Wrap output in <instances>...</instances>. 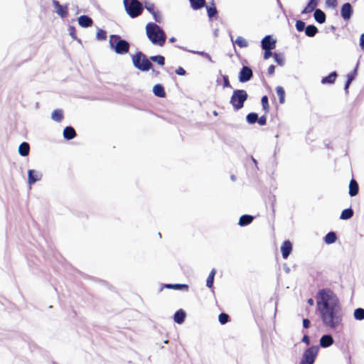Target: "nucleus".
I'll use <instances>...</instances> for the list:
<instances>
[{
  "label": "nucleus",
  "mask_w": 364,
  "mask_h": 364,
  "mask_svg": "<svg viewBox=\"0 0 364 364\" xmlns=\"http://www.w3.org/2000/svg\"><path fill=\"white\" fill-rule=\"evenodd\" d=\"M316 305L323 325L331 329H336L342 325V309L332 290H319L316 296Z\"/></svg>",
  "instance_id": "f257e3e1"
},
{
  "label": "nucleus",
  "mask_w": 364,
  "mask_h": 364,
  "mask_svg": "<svg viewBox=\"0 0 364 364\" xmlns=\"http://www.w3.org/2000/svg\"><path fill=\"white\" fill-rule=\"evenodd\" d=\"M146 35L152 43L162 46L166 41L164 31L156 23H149L146 26Z\"/></svg>",
  "instance_id": "f03ea898"
},
{
  "label": "nucleus",
  "mask_w": 364,
  "mask_h": 364,
  "mask_svg": "<svg viewBox=\"0 0 364 364\" xmlns=\"http://www.w3.org/2000/svg\"><path fill=\"white\" fill-rule=\"evenodd\" d=\"M109 43L110 48L117 54H127L129 50V43L127 41L122 39L118 35H111Z\"/></svg>",
  "instance_id": "7ed1b4c3"
},
{
  "label": "nucleus",
  "mask_w": 364,
  "mask_h": 364,
  "mask_svg": "<svg viewBox=\"0 0 364 364\" xmlns=\"http://www.w3.org/2000/svg\"><path fill=\"white\" fill-rule=\"evenodd\" d=\"M134 66L138 70L145 72L152 68L153 65L147 57L141 51L136 52L132 56Z\"/></svg>",
  "instance_id": "20e7f679"
},
{
  "label": "nucleus",
  "mask_w": 364,
  "mask_h": 364,
  "mask_svg": "<svg viewBox=\"0 0 364 364\" xmlns=\"http://www.w3.org/2000/svg\"><path fill=\"white\" fill-rule=\"evenodd\" d=\"M127 14L132 18L140 16L144 10L143 4L138 0H123Z\"/></svg>",
  "instance_id": "39448f33"
},
{
  "label": "nucleus",
  "mask_w": 364,
  "mask_h": 364,
  "mask_svg": "<svg viewBox=\"0 0 364 364\" xmlns=\"http://www.w3.org/2000/svg\"><path fill=\"white\" fill-rule=\"evenodd\" d=\"M248 95L244 90H235L233 91L230 98V103L232 105L235 110H239L244 106V102L247 100Z\"/></svg>",
  "instance_id": "423d86ee"
},
{
  "label": "nucleus",
  "mask_w": 364,
  "mask_h": 364,
  "mask_svg": "<svg viewBox=\"0 0 364 364\" xmlns=\"http://www.w3.org/2000/svg\"><path fill=\"white\" fill-rule=\"evenodd\" d=\"M318 353V347L312 346L304 353L299 364H314Z\"/></svg>",
  "instance_id": "0eeeda50"
},
{
  "label": "nucleus",
  "mask_w": 364,
  "mask_h": 364,
  "mask_svg": "<svg viewBox=\"0 0 364 364\" xmlns=\"http://www.w3.org/2000/svg\"><path fill=\"white\" fill-rule=\"evenodd\" d=\"M52 4L55 8V12L62 18H65L68 14V7L67 5H61L58 1L53 0Z\"/></svg>",
  "instance_id": "6e6552de"
},
{
  "label": "nucleus",
  "mask_w": 364,
  "mask_h": 364,
  "mask_svg": "<svg viewBox=\"0 0 364 364\" xmlns=\"http://www.w3.org/2000/svg\"><path fill=\"white\" fill-rule=\"evenodd\" d=\"M252 71L250 68L243 66L239 74V80L241 82L249 81L252 77Z\"/></svg>",
  "instance_id": "1a4fd4ad"
},
{
  "label": "nucleus",
  "mask_w": 364,
  "mask_h": 364,
  "mask_svg": "<svg viewBox=\"0 0 364 364\" xmlns=\"http://www.w3.org/2000/svg\"><path fill=\"white\" fill-rule=\"evenodd\" d=\"M262 48L264 50H272L275 48L276 41L274 40L270 36H266L262 40Z\"/></svg>",
  "instance_id": "9d476101"
},
{
  "label": "nucleus",
  "mask_w": 364,
  "mask_h": 364,
  "mask_svg": "<svg viewBox=\"0 0 364 364\" xmlns=\"http://www.w3.org/2000/svg\"><path fill=\"white\" fill-rule=\"evenodd\" d=\"M353 14V9L350 3L343 4L341 10V14L343 19L348 20Z\"/></svg>",
  "instance_id": "9b49d317"
},
{
  "label": "nucleus",
  "mask_w": 364,
  "mask_h": 364,
  "mask_svg": "<svg viewBox=\"0 0 364 364\" xmlns=\"http://www.w3.org/2000/svg\"><path fill=\"white\" fill-rule=\"evenodd\" d=\"M292 250V245L289 240L283 242L281 247V251L284 259H287Z\"/></svg>",
  "instance_id": "f8f14e48"
},
{
  "label": "nucleus",
  "mask_w": 364,
  "mask_h": 364,
  "mask_svg": "<svg viewBox=\"0 0 364 364\" xmlns=\"http://www.w3.org/2000/svg\"><path fill=\"white\" fill-rule=\"evenodd\" d=\"M78 23L80 26L87 28L92 25L93 21L90 17L82 15L78 18Z\"/></svg>",
  "instance_id": "ddd939ff"
},
{
  "label": "nucleus",
  "mask_w": 364,
  "mask_h": 364,
  "mask_svg": "<svg viewBox=\"0 0 364 364\" xmlns=\"http://www.w3.org/2000/svg\"><path fill=\"white\" fill-rule=\"evenodd\" d=\"M359 187L357 181L355 179H351L349 183V195L355 196L358 193Z\"/></svg>",
  "instance_id": "4468645a"
},
{
  "label": "nucleus",
  "mask_w": 364,
  "mask_h": 364,
  "mask_svg": "<svg viewBox=\"0 0 364 364\" xmlns=\"http://www.w3.org/2000/svg\"><path fill=\"white\" fill-rule=\"evenodd\" d=\"M333 343V339L330 335H324L321 338L320 345L323 348L331 346Z\"/></svg>",
  "instance_id": "2eb2a0df"
},
{
  "label": "nucleus",
  "mask_w": 364,
  "mask_h": 364,
  "mask_svg": "<svg viewBox=\"0 0 364 364\" xmlns=\"http://www.w3.org/2000/svg\"><path fill=\"white\" fill-rule=\"evenodd\" d=\"M76 132L72 127H66L63 130V136L65 139L70 140L75 137Z\"/></svg>",
  "instance_id": "dca6fc26"
},
{
  "label": "nucleus",
  "mask_w": 364,
  "mask_h": 364,
  "mask_svg": "<svg viewBox=\"0 0 364 364\" xmlns=\"http://www.w3.org/2000/svg\"><path fill=\"white\" fill-rule=\"evenodd\" d=\"M337 76V73L333 71L328 76L323 77L321 82L322 84H333L336 80Z\"/></svg>",
  "instance_id": "f3484780"
},
{
  "label": "nucleus",
  "mask_w": 364,
  "mask_h": 364,
  "mask_svg": "<svg viewBox=\"0 0 364 364\" xmlns=\"http://www.w3.org/2000/svg\"><path fill=\"white\" fill-rule=\"evenodd\" d=\"M318 5V0H310L306 6L301 11L302 14L311 13Z\"/></svg>",
  "instance_id": "a211bd4d"
},
{
  "label": "nucleus",
  "mask_w": 364,
  "mask_h": 364,
  "mask_svg": "<svg viewBox=\"0 0 364 364\" xmlns=\"http://www.w3.org/2000/svg\"><path fill=\"white\" fill-rule=\"evenodd\" d=\"M254 220V217L250 215H243L240 218L238 224L240 226H245L250 224Z\"/></svg>",
  "instance_id": "6ab92c4d"
},
{
  "label": "nucleus",
  "mask_w": 364,
  "mask_h": 364,
  "mask_svg": "<svg viewBox=\"0 0 364 364\" xmlns=\"http://www.w3.org/2000/svg\"><path fill=\"white\" fill-rule=\"evenodd\" d=\"M30 146L27 142H23L18 147V153L22 156H26L29 154Z\"/></svg>",
  "instance_id": "aec40b11"
},
{
  "label": "nucleus",
  "mask_w": 364,
  "mask_h": 364,
  "mask_svg": "<svg viewBox=\"0 0 364 364\" xmlns=\"http://www.w3.org/2000/svg\"><path fill=\"white\" fill-rule=\"evenodd\" d=\"M314 18L319 23H323L326 21V14L321 9H316L314 11Z\"/></svg>",
  "instance_id": "412c9836"
},
{
  "label": "nucleus",
  "mask_w": 364,
  "mask_h": 364,
  "mask_svg": "<svg viewBox=\"0 0 364 364\" xmlns=\"http://www.w3.org/2000/svg\"><path fill=\"white\" fill-rule=\"evenodd\" d=\"M164 287L166 289H173L176 290H188V284H167L164 285Z\"/></svg>",
  "instance_id": "4be33fe9"
},
{
  "label": "nucleus",
  "mask_w": 364,
  "mask_h": 364,
  "mask_svg": "<svg viewBox=\"0 0 364 364\" xmlns=\"http://www.w3.org/2000/svg\"><path fill=\"white\" fill-rule=\"evenodd\" d=\"M153 92L154 95L159 97H164L166 96V92L162 85L157 84L154 86Z\"/></svg>",
  "instance_id": "5701e85b"
},
{
  "label": "nucleus",
  "mask_w": 364,
  "mask_h": 364,
  "mask_svg": "<svg viewBox=\"0 0 364 364\" xmlns=\"http://www.w3.org/2000/svg\"><path fill=\"white\" fill-rule=\"evenodd\" d=\"M193 10L202 9L205 5V0H189Z\"/></svg>",
  "instance_id": "b1692460"
},
{
  "label": "nucleus",
  "mask_w": 364,
  "mask_h": 364,
  "mask_svg": "<svg viewBox=\"0 0 364 364\" xmlns=\"http://www.w3.org/2000/svg\"><path fill=\"white\" fill-rule=\"evenodd\" d=\"M185 317V312L183 310L180 309L177 311L174 314V321L176 322L177 323H181L184 321Z\"/></svg>",
  "instance_id": "393cba45"
},
{
  "label": "nucleus",
  "mask_w": 364,
  "mask_h": 364,
  "mask_svg": "<svg viewBox=\"0 0 364 364\" xmlns=\"http://www.w3.org/2000/svg\"><path fill=\"white\" fill-rule=\"evenodd\" d=\"M51 118L53 120L56 122H60L63 119V112L62 109H55L51 114Z\"/></svg>",
  "instance_id": "a878e982"
},
{
  "label": "nucleus",
  "mask_w": 364,
  "mask_h": 364,
  "mask_svg": "<svg viewBox=\"0 0 364 364\" xmlns=\"http://www.w3.org/2000/svg\"><path fill=\"white\" fill-rule=\"evenodd\" d=\"M318 33V28L314 25H309L305 28V33L309 37H314Z\"/></svg>",
  "instance_id": "bb28decb"
},
{
  "label": "nucleus",
  "mask_w": 364,
  "mask_h": 364,
  "mask_svg": "<svg viewBox=\"0 0 364 364\" xmlns=\"http://www.w3.org/2000/svg\"><path fill=\"white\" fill-rule=\"evenodd\" d=\"M206 9H207V12H208V16L210 18L215 16L218 13V11H217V9H216V6H215L214 2H212L210 4V5L207 6Z\"/></svg>",
  "instance_id": "cd10ccee"
},
{
  "label": "nucleus",
  "mask_w": 364,
  "mask_h": 364,
  "mask_svg": "<svg viewBox=\"0 0 364 364\" xmlns=\"http://www.w3.org/2000/svg\"><path fill=\"white\" fill-rule=\"evenodd\" d=\"M353 210L352 208H347V209H345L343 210L342 212H341V214L340 215V218L341 220H348V219H350V218L353 217Z\"/></svg>",
  "instance_id": "c85d7f7f"
},
{
  "label": "nucleus",
  "mask_w": 364,
  "mask_h": 364,
  "mask_svg": "<svg viewBox=\"0 0 364 364\" xmlns=\"http://www.w3.org/2000/svg\"><path fill=\"white\" fill-rule=\"evenodd\" d=\"M337 240L336 235L334 232H329L324 237L326 244L334 243Z\"/></svg>",
  "instance_id": "c756f323"
},
{
  "label": "nucleus",
  "mask_w": 364,
  "mask_h": 364,
  "mask_svg": "<svg viewBox=\"0 0 364 364\" xmlns=\"http://www.w3.org/2000/svg\"><path fill=\"white\" fill-rule=\"evenodd\" d=\"M276 92L279 97V103L283 104L285 101V92L282 87L278 86L276 87Z\"/></svg>",
  "instance_id": "7c9ffc66"
},
{
  "label": "nucleus",
  "mask_w": 364,
  "mask_h": 364,
  "mask_svg": "<svg viewBox=\"0 0 364 364\" xmlns=\"http://www.w3.org/2000/svg\"><path fill=\"white\" fill-rule=\"evenodd\" d=\"M216 274V270L215 269H213L208 278H207V280H206V285L209 288H212L213 287V282H214V277H215V275Z\"/></svg>",
  "instance_id": "2f4dec72"
},
{
  "label": "nucleus",
  "mask_w": 364,
  "mask_h": 364,
  "mask_svg": "<svg viewBox=\"0 0 364 364\" xmlns=\"http://www.w3.org/2000/svg\"><path fill=\"white\" fill-rule=\"evenodd\" d=\"M261 103H262V109L264 112V114H266L269 113L270 107H269L267 96L264 95L262 97Z\"/></svg>",
  "instance_id": "473e14b6"
},
{
  "label": "nucleus",
  "mask_w": 364,
  "mask_h": 364,
  "mask_svg": "<svg viewBox=\"0 0 364 364\" xmlns=\"http://www.w3.org/2000/svg\"><path fill=\"white\" fill-rule=\"evenodd\" d=\"M28 183L31 185L36 183L39 179L38 178V176L35 173V171L33 170L28 171Z\"/></svg>",
  "instance_id": "72a5a7b5"
},
{
  "label": "nucleus",
  "mask_w": 364,
  "mask_h": 364,
  "mask_svg": "<svg viewBox=\"0 0 364 364\" xmlns=\"http://www.w3.org/2000/svg\"><path fill=\"white\" fill-rule=\"evenodd\" d=\"M354 318L356 320H363L364 319V309L362 308H358L354 311L353 314Z\"/></svg>",
  "instance_id": "f704fd0d"
},
{
  "label": "nucleus",
  "mask_w": 364,
  "mask_h": 364,
  "mask_svg": "<svg viewBox=\"0 0 364 364\" xmlns=\"http://www.w3.org/2000/svg\"><path fill=\"white\" fill-rule=\"evenodd\" d=\"M149 60L157 63L160 65H164L165 64V58L162 55L151 56L150 57Z\"/></svg>",
  "instance_id": "c9c22d12"
},
{
  "label": "nucleus",
  "mask_w": 364,
  "mask_h": 364,
  "mask_svg": "<svg viewBox=\"0 0 364 364\" xmlns=\"http://www.w3.org/2000/svg\"><path fill=\"white\" fill-rule=\"evenodd\" d=\"M246 119L249 124H254L257 122L258 115L255 112L249 113L246 117Z\"/></svg>",
  "instance_id": "e433bc0d"
},
{
  "label": "nucleus",
  "mask_w": 364,
  "mask_h": 364,
  "mask_svg": "<svg viewBox=\"0 0 364 364\" xmlns=\"http://www.w3.org/2000/svg\"><path fill=\"white\" fill-rule=\"evenodd\" d=\"M235 43L240 48H245L248 46L247 41L241 36L236 38Z\"/></svg>",
  "instance_id": "4c0bfd02"
},
{
  "label": "nucleus",
  "mask_w": 364,
  "mask_h": 364,
  "mask_svg": "<svg viewBox=\"0 0 364 364\" xmlns=\"http://www.w3.org/2000/svg\"><path fill=\"white\" fill-rule=\"evenodd\" d=\"M96 38L99 41H105L107 38V33L105 31L99 28L97 31Z\"/></svg>",
  "instance_id": "58836bf2"
},
{
  "label": "nucleus",
  "mask_w": 364,
  "mask_h": 364,
  "mask_svg": "<svg viewBox=\"0 0 364 364\" xmlns=\"http://www.w3.org/2000/svg\"><path fill=\"white\" fill-rule=\"evenodd\" d=\"M273 57L274 58V60L279 65H284V57H283V55L282 54L275 53H274Z\"/></svg>",
  "instance_id": "ea45409f"
},
{
  "label": "nucleus",
  "mask_w": 364,
  "mask_h": 364,
  "mask_svg": "<svg viewBox=\"0 0 364 364\" xmlns=\"http://www.w3.org/2000/svg\"><path fill=\"white\" fill-rule=\"evenodd\" d=\"M229 316L225 313H221L218 316V320L221 324H225L229 321Z\"/></svg>",
  "instance_id": "a19ab883"
},
{
  "label": "nucleus",
  "mask_w": 364,
  "mask_h": 364,
  "mask_svg": "<svg viewBox=\"0 0 364 364\" xmlns=\"http://www.w3.org/2000/svg\"><path fill=\"white\" fill-rule=\"evenodd\" d=\"M355 70H354V73H350V74H348V79H347V81L346 82V85H345V90L347 91L348 89V87L350 85V84L351 83V82L354 79V77H355Z\"/></svg>",
  "instance_id": "79ce46f5"
},
{
  "label": "nucleus",
  "mask_w": 364,
  "mask_h": 364,
  "mask_svg": "<svg viewBox=\"0 0 364 364\" xmlns=\"http://www.w3.org/2000/svg\"><path fill=\"white\" fill-rule=\"evenodd\" d=\"M296 28L298 31H304L305 28V23L301 20H298L296 22Z\"/></svg>",
  "instance_id": "37998d69"
},
{
  "label": "nucleus",
  "mask_w": 364,
  "mask_h": 364,
  "mask_svg": "<svg viewBox=\"0 0 364 364\" xmlns=\"http://www.w3.org/2000/svg\"><path fill=\"white\" fill-rule=\"evenodd\" d=\"M257 123L261 126L265 125L267 124V117L265 114L261 116L259 118L258 117Z\"/></svg>",
  "instance_id": "c03bdc74"
},
{
  "label": "nucleus",
  "mask_w": 364,
  "mask_h": 364,
  "mask_svg": "<svg viewBox=\"0 0 364 364\" xmlns=\"http://www.w3.org/2000/svg\"><path fill=\"white\" fill-rule=\"evenodd\" d=\"M223 87H231L228 77L226 75L223 76Z\"/></svg>",
  "instance_id": "a18cd8bd"
},
{
  "label": "nucleus",
  "mask_w": 364,
  "mask_h": 364,
  "mask_svg": "<svg viewBox=\"0 0 364 364\" xmlns=\"http://www.w3.org/2000/svg\"><path fill=\"white\" fill-rule=\"evenodd\" d=\"M153 15V17L154 18V20L156 21V22H159L160 23L161 21V16L159 14V12L158 11H156L154 13L152 14Z\"/></svg>",
  "instance_id": "49530a36"
},
{
  "label": "nucleus",
  "mask_w": 364,
  "mask_h": 364,
  "mask_svg": "<svg viewBox=\"0 0 364 364\" xmlns=\"http://www.w3.org/2000/svg\"><path fill=\"white\" fill-rule=\"evenodd\" d=\"M146 9L152 14L156 11L155 6L154 4H149L146 5Z\"/></svg>",
  "instance_id": "de8ad7c7"
},
{
  "label": "nucleus",
  "mask_w": 364,
  "mask_h": 364,
  "mask_svg": "<svg viewBox=\"0 0 364 364\" xmlns=\"http://www.w3.org/2000/svg\"><path fill=\"white\" fill-rule=\"evenodd\" d=\"M272 55H274V54L272 53L271 50H264V59L267 60V59L269 58V57Z\"/></svg>",
  "instance_id": "09e8293b"
},
{
  "label": "nucleus",
  "mask_w": 364,
  "mask_h": 364,
  "mask_svg": "<svg viewBox=\"0 0 364 364\" xmlns=\"http://www.w3.org/2000/svg\"><path fill=\"white\" fill-rule=\"evenodd\" d=\"M176 73L179 75H184L186 74V70L183 68L179 67L176 70Z\"/></svg>",
  "instance_id": "8fccbe9b"
},
{
  "label": "nucleus",
  "mask_w": 364,
  "mask_h": 364,
  "mask_svg": "<svg viewBox=\"0 0 364 364\" xmlns=\"http://www.w3.org/2000/svg\"><path fill=\"white\" fill-rule=\"evenodd\" d=\"M69 33H70V35L73 38H75V27L73 26H70L69 27Z\"/></svg>",
  "instance_id": "3c124183"
},
{
  "label": "nucleus",
  "mask_w": 364,
  "mask_h": 364,
  "mask_svg": "<svg viewBox=\"0 0 364 364\" xmlns=\"http://www.w3.org/2000/svg\"><path fill=\"white\" fill-rule=\"evenodd\" d=\"M303 326L308 328L310 326V321L308 318L303 319Z\"/></svg>",
  "instance_id": "603ef678"
},
{
  "label": "nucleus",
  "mask_w": 364,
  "mask_h": 364,
  "mask_svg": "<svg viewBox=\"0 0 364 364\" xmlns=\"http://www.w3.org/2000/svg\"><path fill=\"white\" fill-rule=\"evenodd\" d=\"M326 4L328 5V6H331L333 7H335L337 4V1L336 0H326Z\"/></svg>",
  "instance_id": "864d4df0"
},
{
  "label": "nucleus",
  "mask_w": 364,
  "mask_h": 364,
  "mask_svg": "<svg viewBox=\"0 0 364 364\" xmlns=\"http://www.w3.org/2000/svg\"><path fill=\"white\" fill-rule=\"evenodd\" d=\"M196 53L200 55L201 56H203V57L208 58L209 60H211L210 55L208 53H205V52H196Z\"/></svg>",
  "instance_id": "5fc2aeb1"
},
{
  "label": "nucleus",
  "mask_w": 364,
  "mask_h": 364,
  "mask_svg": "<svg viewBox=\"0 0 364 364\" xmlns=\"http://www.w3.org/2000/svg\"><path fill=\"white\" fill-rule=\"evenodd\" d=\"M274 70H275V67H274V65H271L268 68V70H267L268 74H269V75H272V74H274Z\"/></svg>",
  "instance_id": "6e6d98bb"
},
{
  "label": "nucleus",
  "mask_w": 364,
  "mask_h": 364,
  "mask_svg": "<svg viewBox=\"0 0 364 364\" xmlns=\"http://www.w3.org/2000/svg\"><path fill=\"white\" fill-rule=\"evenodd\" d=\"M302 342L305 343L306 345H309L310 343L309 337L307 335H304L302 338Z\"/></svg>",
  "instance_id": "4d7b16f0"
},
{
  "label": "nucleus",
  "mask_w": 364,
  "mask_h": 364,
  "mask_svg": "<svg viewBox=\"0 0 364 364\" xmlns=\"http://www.w3.org/2000/svg\"><path fill=\"white\" fill-rule=\"evenodd\" d=\"M360 46L363 50H364V33L360 36Z\"/></svg>",
  "instance_id": "13d9d810"
},
{
  "label": "nucleus",
  "mask_w": 364,
  "mask_h": 364,
  "mask_svg": "<svg viewBox=\"0 0 364 364\" xmlns=\"http://www.w3.org/2000/svg\"><path fill=\"white\" fill-rule=\"evenodd\" d=\"M307 303L310 306H313L314 304V299L312 298H310V299H308Z\"/></svg>",
  "instance_id": "bf43d9fd"
},
{
  "label": "nucleus",
  "mask_w": 364,
  "mask_h": 364,
  "mask_svg": "<svg viewBox=\"0 0 364 364\" xmlns=\"http://www.w3.org/2000/svg\"><path fill=\"white\" fill-rule=\"evenodd\" d=\"M170 41H171V42L175 41V38H170Z\"/></svg>",
  "instance_id": "052dcab7"
}]
</instances>
